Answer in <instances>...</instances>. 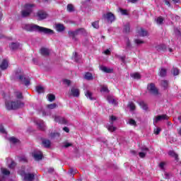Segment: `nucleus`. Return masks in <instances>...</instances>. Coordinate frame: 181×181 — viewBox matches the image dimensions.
Returning <instances> with one entry per match:
<instances>
[{
	"instance_id": "nucleus-18",
	"label": "nucleus",
	"mask_w": 181,
	"mask_h": 181,
	"mask_svg": "<svg viewBox=\"0 0 181 181\" xmlns=\"http://www.w3.org/2000/svg\"><path fill=\"white\" fill-rule=\"evenodd\" d=\"M142 151H143L142 152L139 153V156L140 158H145V156H146V153L149 150L148 149V148L144 147L142 148Z\"/></svg>"
},
{
	"instance_id": "nucleus-19",
	"label": "nucleus",
	"mask_w": 181,
	"mask_h": 181,
	"mask_svg": "<svg viewBox=\"0 0 181 181\" xmlns=\"http://www.w3.org/2000/svg\"><path fill=\"white\" fill-rule=\"evenodd\" d=\"M137 33L139 34V36H148V32L143 28H140L137 30Z\"/></svg>"
},
{
	"instance_id": "nucleus-58",
	"label": "nucleus",
	"mask_w": 181,
	"mask_h": 181,
	"mask_svg": "<svg viewBox=\"0 0 181 181\" xmlns=\"http://www.w3.org/2000/svg\"><path fill=\"white\" fill-rule=\"evenodd\" d=\"M63 129L64 131H65V132H67V133L70 132V129H68V127H64Z\"/></svg>"
},
{
	"instance_id": "nucleus-24",
	"label": "nucleus",
	"mask_w": 181,
	"mask_h": 181,
	"mask_svg": "<svg viewBox=\"0 0 181 181\" xmlns=\"http://www.w3.org/2000/svg\"><path fill=\"white\" fill-rule=\"evenodd\" d=\"M168 155H170V156H172L173 158H175V160H177L179 159V156H177V154L173 151H169Z\"/></svg>"
},
{
	"instance_id": "nucleus-23",
	"label": "nucleus",
	"mask_w": 181,
	"mask_h": 181,
	"mask_svg": "<svg viewBox=\"0 0 181 181\" xmlns=\"http://www.w3.org/2000/svg\"><path fill=\"white\" fill-rule=\"evenodd\" d=\"M1 173L4 175V176H9V175H11V171H9L6 168H1Z\"/></svg>"
},
{
	"instance_id": "nucleus-20",
	"label": "nucleus",
	"mask_w": 181,
	"mask_h": 181,
	"mask_svg": "<svg viewBox=\"0 0 181 181\" xmlns=\"http://www.w3.org/2000/svg\"><path fill=\"white\" fill-rule=\"evenodd\" d=\"M21 44L16 42V43H11L10 45V49L12 50H16L18 49H21Z\"/></svg>"
},
{
	"instance_id": "nucleus-50",
	"label": "nucleus",
	"mask_w": 181,
	"mask_h": 181,
	"mask_svg": "<svg viewBox=\"0 0 181 181\" xmlns=\"http://www.w3.org/2000/svg\"><path fill=\"white\" fill-rule=\"evenodd\" d=\"M0 132L1 134H6V131H5V129L4 128V126H2V124H0Z\"/></svg>"
},
{
	"instance_id": "nucleus-29",
	"label": "nucleus",
	"mask_w": 181,
	"mask_h": 181,
	"mask_svg": "<svg viewBox=\"0 0 181 181\" xmlns=\"http://www.w3.org/2000/svg\"><path fill=\"white\" fill-rule=\"evenodd\" d=\"M159 74L161 77H165V76H166V69L165 68L160 69Z\"/></svg>"
},
{
	"instance_id": "nucleus-35",
	"label": "nucleus",
	"mask_w": 181,
	"mask_h": 181,
	"mask_svg": "<svg viewBox=\"0 0 181 181\" xmlns=\"http://www.w3.org/2000/svg\"><path fill=\"white\" fill-rule=\"evenodd\" d=\"M127 107L131 110V111H134V110H135V104L132 102H129Z\"/></svg>"
},
{
	"instance_id": "nucleus-53",
	"label": "nucleus",
	"mask_w": 181,
	"mask_h": 181,
	"mask_svg": "<svg viewBox=\"0 0 181 181\" xmlns=\"http://www.w3.org/2000/svg\"><path fill=\"white\" fill-rule=\"evenodd\" d=\"M164 177L165 179H169L170 177V175L166 172L164 173Z\"/></svg>"
},
{
	"instance_id": "nucleus-31",
	"label": "nucleus",
	"mask_w": 181,
	"mask_h": 181,
	"mask_svg": "<svg viewBox=\"0 0 181 181\" xmlns=\"http://www.w3.org/2000/svg\"><path fill=\"white\" fill-rule=\"evenodd\" d=\"M156 22L157 25H162V23H163V18L162 16H159L156 19Z\"/></svg>"
},
{
	"instance_id": "nucleus-9",
	"label": "nucleus",
	"mask_w": 181,
	"mask_h": 181,
	"mask_svg": "<svg viewBox=\"0 0 181 181\" xmlns=\"http://www.w3.org/2000/svg\"><path fill=\"white\" fill-rule=\"evenodd\" d=\"M33 156L35 160H40L43 158V153L40 151H35L33 153Z\"/></svg>"
},
{
	"instance_id": "nucleus-43",
	"label": "nucleus",
	"mask_w": 181,
	"mask_h": 181,
	"mask_svg": "<svg viewBox=\"0 0 181 181\" xmlns=\"http://www.w3.org/2000/svg\"><path fill=\"white\" fill-rule=\"evenodd\" d=\"M161 86H162V87H163L164 88H168V81H161Z\"/></svg>"
},
{
	"instance_id": "nucleus-21",
	"label": "nucleus",
	"mask_w": 181,
	"mask_h": 181,
	"mask_svg": "<svg viewBox=\"0 0 181 181\" xmlns=\"http://www.w3.org/2000/svg\"><path fill=\"white\" fill-rule=\"evenodd\" d=\"M107 101L110 104H112L113 105H117V100L114 99V97L112 95L107 96Z\"/></svg>"
},
{
	"instance_id": "nucleus-47",
	"label": "nucleus",
	"mask_w": 181,
	"mask_h": 181,
	"mask_svg": "<svg viewBox=\"0 0 181 181\" xmlns=\"http://www.w3.org/2000/svg\"><path fill=\"white\" fill-rule=\"evenodd\" d=\"M160 131H161L160 128L157 127V128L154 129V134L156 135H159V134L160 133Z\"/></svg>"
},
{
	"instance_id": "nucleus-4",
	"label": "nucleus",
	"mask_w": 181,
	"mask_h": 181,
	"mask_svg": "<svg viewBox=\"0 0 181 181\" xmlns=\"http://www.w3.org/2000/svg\"><path fill=\"white\" fill-rule=\"evenodd\" d=\"M33 6H35V5L33 4H25L24 6V9L21 11L22 16H23V18L29 16V15H30V13H32V11H33Z\"/></svg>"
},
{
	"instance_id": "nucleus-44",
	"label": "nucleus",
	"mask_w": 181,
	"mask_h": 181,
	"mask_svg": "<svg viewBox=\"0 0 181 181\" xmlns=\"http://www.w3.org/2000/svg\"><path fill=\"white\" fill-rule=\"evenodd\" d=\"M101 93H108V88L105 86H103L100 89Z\"/></svg>"
},
{
	"instance_id": "nucleus-51",
	"label": "nucleus",
	"mask_w": 181,
	"mask_h": 181,
	"mask_svg": "<svg viewBox=\"0 0 181 181\" xmlns=\"http://www.w3.org/2000/svg\"><path fill=\"white\" fill-rule=\"evenodd\" d=\"M64 84H66V86H70V84H71V81H70V80L68 79H64Z\"/></svg>"
},
{
	"instance_id": "nucleus-41",
	"label": "nucleus",
	"mask_w": 181,
	"mask_h": 181,
	"mask_svg": "<svg viewBox=\"0 0 181 181\" xmlns=\"http://www.w3.org/2000/svg\"><path fill=\"white\" fill-rule=\"evenodd\" d=\"M129 30H130L129 23H127L124 27V32H125L126 33H128Z\"/></svg>"
},
{
	"instance_id": "nucleus-55",
	"label": "nucleus",
	"mask_w": 181,
	"mask_h": 181,
	"mask_svg": "<svg viewBox=\"0 0 181 181\" xmlns=\"http://www.w3.org/2000/svg\"><path fill=\"white\" fill-rule=\"evenodd\" d=\"M71 143H67V142H66V143H64V148H69V146H71Z\"/></svg>"
},
{
	"instance_id": "nucleus-59",
	"label": "nucleus",
	"mask_w": 181,
	"mask_h": 181,
	"mask_svg": "<svg viewBox=\"0 0 181 181\" xmlns=\"http://www.w3.org/2000/svg\"><path fill=\"white\" fill-rule=\"evenodd\" d=\"M49 173H53L54 172V168H51L48 170Z\"/></svg>"
},
{
	"instance_id": "nucleus-57",
	"label": "nucleus",
	"mask_w": 181,
	"mask_h": 181,
	"mask_svg": "<svg viewBox=\"0 0 181 181\" xmlns=\"http://www.w3.org/2000/svg\"><path fill=\"white\" fill-rule=\"evenodd\" d=\"M126 43H127V47H130V46H131V42H129V40H126Z\"/></svg>"
},
{
	"instance_id": "nucleus-7",
	"label": "nucleus",
	"mask_w": 181,
	"mask_h": 181,
	"mask_svg": "<svg viewBox=\"0 0 181 181\" xmlns=\"http://www.w3.org/2000/svg\"><path fill=\"white\" fill-rule=\"evenodd\" d=\"M148 91L151 93V94H153L154 95H157L158 94L159 90H158V88L155 86V83H149L147 86Z\"/></svg>"
},
{
	"instance_id": "nucleus-25",
	"label": "nucleus",
	"mask_w": 181,
	"mask_h": 181,
	"mask_svg": "<svg viewBox=\"0 0 181 181\" xmlns=\"http://www.w3.org/2000/svg\"><path fill=\"white\" fill-rule=\"evenodd\" d=\"M36 91L38 94H41V93H45V88L42 86H38L36 87Z\"/></svg>"
},
{
	"instance_id": "nucleus-49",
	"label": "nucleus",
	"mask_w": 181,
	"mask_h": 181,
	"mask_svg": "<svg viewBox=\"0 0 181 181\" xmlns=\"http://www.w3.org/2000/svg\"><path fill=\"white\" fill-rule=\"evenodd\" d=\"M119 12L122 15H128V11L119 8Z\"/></svg>"
},
{
	"instance_id": "nucleus-28",
	"label": "nucleus",
	"mask_w": 181,
	"mask_h": 181,
	"mask_svg": "<svg viewBox=\"0 0 181 181\" xmlns=\"http://www.w3.org/2000/svg\"><path fill=\"white\" fill-rule=\"evenodd\" d=\"M86 97L89 98V100H95L94 98L93 97V93L90 92L89 90H87L86 93H85Z\"/></svg>"
},
{
	"instance_id": "nucleus-27",
	"label": "nucleus",
	"mask_w": 181,
	"mask_h": 181,
	"mask_svg": "<svg viewBox=\"0 0 181 181\" xmlns=\"http://www.w3.org/2000/svg\"><path fill=\"white\" fill-rule=\"evenodd\" d=\"M139 104L143 110H148V105H146V103H145V102L140 101V102H139Z\"/></svg>"
},
{
	"instance_id": "nucleus-12",
	"label": "nucleus",
	"mask_w": 181,
	"mask_h": 181,
	"mask_svg": "<svg viewBox=\"0 0 181 181\" xmlns=\"http://www.w3.org/2000/svg\"><path fill=\"white\" fill-rule=\"evenodd\" d=\"M69 94V95H72V97H78V95H80V90H78V88L73 87L71 88Z\"/></svg>"
},
{
	"instance_id": "nucleus-15",
	"label": "nucleus",
	"mask_w": 181,
	"mask_h": 181,
	"mask_svg": "<svg viewBox=\"0 0 181 181\" xmlns=\"http://www.w3.org/2000/svg\"><path fill=\"white\" fill-rule=\"evenodd\" d=\"M54 120L55 121V122H59V124H67V120H66V119H64V117H60L59 116H54Z\"/></svg>"
},
{
	"instance_id": "nucleus-11",
	"label": "nucleus",
	"mask_w": 181,
	"mask_h": 181,
	"mask_svg": "<svg viewBox=\"0 0 181 181\" xmlns=\"http://www.w3.org/2000/svg\"><path fill=\"white\" fill-rule=\"evenodd\" d=\"M103 18L105 19H107V22H110V23H112L114 21H115V16L112 13H107L103 16Z\"/></svg>"
},
{
	"instance_id": "nucleus-61",
	"label": "nucleus",
	"mask_w": 181,
	"mask_h": 181,
	"mask_svg": "<svg viewBox=\"0 0 181 181\" xmlns=\"http://www.w3.org/2000/svg\"><path fill=\"white\" fill-rule=\"evenodd\" d=\"M128 2H131L132 4H135V2H136V1L138 0H127Z\"/></svg>"
},
{
	"instance_id": "nucleus-46",
	"label": "nucleus",
	"mask_w": 181,
	"mask_h": 181,
	"mask_svg": "<svg viewBox=\"0 0 181 181\" xmlns=\"http://www.w3.org/2000/svg\"><path fill=\"white\" fill-rule=\"evenodd\" d=\"M173 76H177L179 74V69L177 68H173Z\"/></svg>"
},
{
	"instance_id": "nucleus-22",
	"label": "nucleus",
	"mask_w": 181,
	"mask_h": 181,
	"mask_svg": "<svg viewBox=\"0 0 181 181\" xmlns=\"http://www.w3.org/2000/svg\"><path fill=\"white\" fill-rule=\"evenodd\" d=\"M55 28L57 32H63L64 30V25L63 24H56Z\"/></svg>"
},
{
	"instance_id": "nucleus-62",
	"label": "nucleus",
	"mask_w": 181,
	"mask_h": 181,
	"mask_svg": "<svg viewBox=\"0 0 181 181\" xmlns=\"http://www.w3.org/2000/svg\"><path fill=\"white\" fill-rule=\"evenodd\" d=\"M21 160H23L24 162H26L27 159L26 158L23 157L21 158Z\"/></svg>"
},
{
	"instance_id": "nucleus-45",
	"label": "nucleus",
	"mask_w": 181,
	"mask_h": 181,
	"mask_svg": "<svg viewBox=\"0 0 181 181\" xmlns=\"http://www.w3.org/2000/svg\"><path fill=\"white\" fill-rule=\"evenodd\" d=\"M166 165V163H163V162H161L159 163L158 166L160 168V169L161 170H165V165Z\"/></svg>"
},
{
	"instance_id": "nucleus-52",
	"label": "nucleus",
	"mask_w": 181,
	"mask_h": 181,
	"mask_svg": "<svg viewBox=\"0 0 181 181\" xmlns=\"http://www.w3.org/2000/svg\"><path fill=\"white\" fill-rule=\"evenodd\" d=\"M16 163L12 161L11 163L8 165V168H10V169H13V168H15Z\"/></svg>"
},
{
	"instance_id": "nucleus-8",
	"label": "nucleus",
	"mask_w": 181,
	"mask_h": 181,
	"mask_svg": "<svg viewBox=\"0 0 181 181\" xmlns=\"http://www.w3.org/2000/svg\"><path fill=\"white\" fill-rule=\"evenodd\" d=\"M86 33V30L84 28H80L75 31H69V35L71 37H74L77 36V35H84Z\"/></svg>"
},
{
	"instance_id": "nucleus-42",
	"label": "nucleus",
	"mask_w": 181,
	"mask_h": 181,
	"mask_svg": "<svg viewBox=\"0 0 181 181\" xmlns=\"http://www.w3.org/2000/svg\"><path fill=\"white\" fill-rule=\"evenodd\" d=\"M56 107H57V105H56V103H52L50 105H47V108L49 110H54V108H56Z\"/></svg>"
},
{
	"instance_id": "nucleus-54",
	"label": "nucleus",
	"mask_w": 181,
	"mask_h": 181,
	"mask_svg": "<svg viewBox=\"0 0 181 181\" xmlns=\"http://www.w3.org/2000/svg\"><path fill=\"white\" fill-rule=\"evenodd\" d=\"M135 43H136V45H141V43H144V41L141 40H135Z\"/></svg>"
},
{
	"instance_id": "nucleus-2",
	"label": "nucleus",
	"mask_w": 181,
	"mask_h": 181,
	"mask_svg": "<svg viewBox=\"0 0 181 181\" xmlns=\"http://www.w3.org/2000/svg\"><path fill=\"white\" fill-rule=\"evenodd\" d=\"M16 96L17 97L18 100L12 101L11 103H6L7 110H18V108H22L24 107L25 103L21 100V98H22V93L16 92Z\"/></svg>"
},
{
	"instance_id": "nucleus-48",
	"label": "nucleus",
	"mask_w": 181,
	"mask_h": 181,
	"mask_svg": "<svg viewBox=\"0 0 181 181\" xmlns=\"http://www.w3.org/2000/svg\"><path fill=\"white\" fill-rule=\"evenodd\" d=\"M159 121H162L161 118H158V116L156 117L153 120L154 125H156L157 122H159Z\"/></svg>"
},
{
	"instance_id": "nucleus-5",
	"label": "nucleus",
	"mask_w": 181,
	"mask_h": 181,
	"mask_svg": "<svg viewBox=\"0 0 181 181\" xmlns=\"http://www.w3.org/2000/svg\"><path fill=\"white\" fill-rule=\"evenodd\" d=\"M19 173L21 176L24 177L25 181H33L35 180V174L33 173H26L25 170L19 171Z\"/></svg>"
},
{
	"instance_id": "nucleus-10",
	"label": "nucleus",
	"mask_w": 181,
	"mask_h": 181,
	"mask_svg": "<svg viewBox=\"0 0 181 181\" xmlns=\"http://www.w3.org/2000/svg\"><path fill=\"white\" fill-rule=\"evenodd\" d=\"M37 18H38L39 21H42L43 19H46L47 18V13L45 11H39L36 15Z\"/></svg>"
},
{
	"instance_id": "nucleus-56",
	"label": "nucleus",
	"mask_w": 181,
	"mask_h": 181,
	"mask_svg": "<svg viewBox=\"0 0 181 181\" xmlns=\"http://www.w3.org/2000/svg\"><path fill=\"white\" fill-rule=\"evenodd\" d=\"M163 2L167 5L168 6H170V3L168 0H163Z\"/></svg>"
},
{
	"instance_id": "nucleus-32",
	"label": "nucleus",
	"mask_w": 181,
	"mask_h": 181,
	"mask_svg": "<svg viewBox=\"0 0 181 181\" xmlns=\"http://www.w3.org/2000/svg\"><path fill=\"white\" fill-rule=\"evenodd\" d=\"M42 145H44V146L45 148H49L50 146V141H49V140H43L42 141Z\"/></svg>"
},
{
	"instance_id": "nucleus-39",
	"label": "nucleus",
	"mask_w": 181,
	"mask_h": 181,
	"mask_svg": "<svg viewBox=\"0 0 181 181\" xmlns=\"http://www.w3.org/2000/svg\"><path fill=\"white\" fill-rule=\"evenodd\" d=\"M47 97H48V100H49L50 102L54 101V100L56 99V97L53 94H49Z\"/></svg>"
},
{
	"instance_id": "nucleus-38",
	"label": "nucleus",
	"mask_w": 181,
	"mask_h": 181,
	"mask_svg": "<svg viewBox=\"0 0 181 181\" xmlns=\"http://www.w3.org/2000/svg\"><path fill=\"white\" fill-rule=\"evenodd\" d=\"M158 118H161V121L169 119V117L166 115H158Z\"/></svg>"
},
{
	"instance_id": "nucleus-34",
	"label": "nucleus",
	"mask_w": 181,
	"mask_h": 181,
	"mask_svg": "<svg viewBox=\"0 0 181 181\" xmlns=\"http://www.w3.org/2000/svg\"><path fill=\"white\" fill-rule=\"evenodd\" d=\"M85 78L86 80H93V74L91 73L88 72L85 74Z\"/></svg>"
},
{
	"instance_id": "nucleus-1",
	"label": "nucleus",
	"mask_w": 181,
	"mask_h": 181,
	"mask_svg": "<svg viewBox=\"0 0 181 181\" xmlns=\"http://www.w3.org/2000/svg\"><path fill=\"white\" fill-rule=\"evenodd\" d=\"M23 28L28 32H40V33H45V35H53V33H54L52 30L45 27H40L36 24H25Z\"/></svg>"
},
{
	"instance_id": "nucleus-36",
	"label": "nucleus",
	"mask_w": 181,
	"mask_h": 181,
	"mask_svg": "<svg viewBox=\"0 0 181 181\" xmlns=\"http://www.w3.org/2000/svg\"><path fill=\"white\" fill-rule=\"evenodd\" d=\"M59 136H60V134H59L58 132H54L50 135V138L52 139H54V138H59Z\"/></svg>"
},
{
	"instance_id": "nucleus-16",
	"label": "nucleus",
	"mask_w": 181,
	"mask_h": 181,
	"mask_svg": "<svg viewBox=\"0 0 181 181\" xmlns=\"http://www.w3.org/2000/svg\"><path fill=\"white\" fill-rule=\"evenodd\" d=\"M100 69L104 73H113L114 69L112 68L107 67L105 66H100Z\"/></svg>"
},
{
	"instance_id": "nucleus-14",
	"label": "nucleus",
	"mask_w": 181,
	"mask_h": 181,
	"mask_svg": "<svg viewBox=\"0 0 181 181\" xmlns=\"http://www.w3.org/2000/svg\"><path fill=\"white\" fill-rule=\"evenodd\" d=\"M8 67H9V61H8V59H3L0 64V69H1V70H6Z\"/></svg>"
},
{
	"instance_id": "nucleus-30",
	"label": "nucleus",
	"mask_w": 181,
	"mask_h": 181,
	"mask_svg": "<svg viewBox=\"0 0 181 181\" xmlns=\"http://www.w3.org/2000/svg\"><path fill=\"white\" fill-rule=\"evenodd\" d=\"M131 77L135 78L136 80H139V78H141V74H139V73L132 74Z\"/></svg>"
},
{
	"instance_id": "nucleus-37",
	"label": "nucleus",
	"mask_w": 181,
	"mask_h": 181,
	"mask_svg": "<svg viewBox=\"0 0 181 181\" xmlns=\"http://www.w3.org/2000/svg\"><path fill=\"white\" fill-rule=\"evenodd\" d=\"M127 124H129V125H133V127H136V122H135L133 119H129Z\"/></svg>"
},
{
	"instance_id": "nucleus-40",
	"label": "nucleus",
	"mask_w": 181,
	"mask_h": 181,
	"mask_svg": "<svg viewBox=\"0 0 181 181\" xmlns=\"http://www.w3.org/2000/svg\"><path fill=\"white\" fill-rule=\"evenodd\" d=\"M92 26L95 29H98V28H100L99 22L98 21H95V22L92 23Z\"/></svg>"
},
{
	"instance_id": "nucleus-63",
	"label": "nucleus",
	"mask_w": 181,
	"mask_h": 181,
	"mask_svg": "<svg viewBox=\"0 0 181 181\" xmlns=\"http://www.w3.org/2000/svg\"><path fill=\"white\" fill-rule=\"evenodd\" d=\"M4 180H5V177L0 176V181H4Z\"/></svg>"
},
{
	"instance_id": "nucleus-26",
	"label": "nucleus",
	"mask_w": 181,
	"mask_h": 181,
	"mask_svg": "<svg viewBox=\"0 0 181 181\" xmlns=\"http://www.w3.org/2000/svg\"><path fill=\"white\" fill-rule=\"evenodd\" d=\"M66 11L68 12H74L75 11L74 6L73 4H68L66 7Z\"/></svg>"
},
{
	"instance_id": "nucleus-33",
	"label": "nucleus",
	"mask_w": 181,
	"mask_h": 181,
	"mask_svg": "<svg viewBox=\"0 0 181 181\" xmlns=\"http://www.w3.org/2000/svg\"><path fill=\"white\" fill-rule=\"evenodd\" d=\"M8 141L11 142V144H18V142H19V140L15 137H10Z\"/></svg>"
},
{
	"instance_id": "nucleus-6",
	"label": "nucleus",
	"mask_w": 181,
	"mask_h": 181,
	"mask_svg": "<svg viewBox=\"0 0 181 181\" xmlns=\"http://www.w3.org/2000/svg\"><path fill=\"white\" fill-rule=\"evenodd\" d=\"M117 121V117L115 116H110V124H106V128L108 129L110 132H114V131L117 130V127L112 126L114 122Z\"/></svg>"
},
{
	"instance_id": "nucleus-60",
	"label": "nucleus",
	"mask_w": 181,
	"mask_h": 181,
	"mask_svg": "<svg viewBox=\"0 0 181 181\" xmlns=\"http://www.w3.org/2000/svg\"><path fill=\"white\" fill-rule=\"evenodd\" d=\"M104 53H105V54H110V53H111V52L110 51V49H106V50L104 52Z\"/></svg>"
},
{
	"instance_id": "nucleus-17",
	"label": "nucleus",
	"mask_w": 181,
	"mask_h": 181,
	"mask_svg": "<svg viewBox=\"0 0 181 181\" xmlns=\"http://www.w3.org/2000/svg\"><path fill=\"white\" fill-rule=\"evenodd\" d=\"M40 53L42 56H49L50 54V50L47 48H41Z\"/></svg>"
},
{
	"instance_id": "nucleus-13",
	"label": "nucleus",
	"mask_w": 181,
	"mask_h": 181,
	"mask_svg": "<svg viewBox=\"0 0 181 181\" xmlns=\"http://www.w3.org/2000/svg\"><path fill=\"white\" fill-rule=\"evenodd\" d=\"M34 122L36 123L38 128H40V129H41L42 131H45V129H46V125H45V122H43V120L35 119Z\"/></svg>"
},
{
	"instance_id": "nucleus-64",
	"label": "nucleus",
	"mask_w": 181,
	"mask_h": 181,
	"mask_svg": "<svg viewBox=\"0 0 181 181\" xmlns=\"http://www.w3.org/2000/svg\"><path fill=\"white\" fill-rule=\"evenodd\" d=\"M70 173H72V174H73V173H75L74 171H73V169H71V170H70Z\"/></svg>"
},
{
	"instance_id": "nucleus-3",
	"label": "nucleus",
	"mask_w": 181,
	"mask_h": 181,
	"mask_svg": "<svg viewBox=\"0 0 181 181\" xmlns=\"http://www.w3.org/2000/svg\"><path fill=\"white\" fill-rule=\"evenodd\" d=\"M15 77L21 83L23 84H25V86H30V78L22 73V71L21 69H18L15 72Z\"/></svg>"
}]
</instances>
